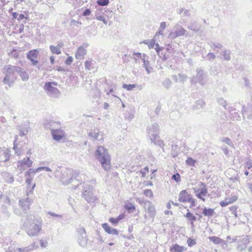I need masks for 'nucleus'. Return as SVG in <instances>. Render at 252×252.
Wrapping results in <instances>:
<instances>
[{
  "mask_svg": "<svg viewBox=\"0 0 252 252\" xmlns=\"http://www.w3.org/2000/svg\"><path fill=\"white\" fill-rule=\"evenodd\" d=\"M27 234L30 237L37 236L42 230V220L40 217L30 215L24 223Z\"/></svg>",
  "mask_w": 252,
  "mask_h": 252,
  "instance_id": "1",
  "label": "nucleus"
},
{
  "mask_svg": "<svg viewBox=\"0 0 252 252\" xmlns=\"http://www.w3.org/2000/svg\"><path fill=\"white\" fill-rule=\"evenodd\" d=\"M94 156L104 170L108 171L110 169V156L107 149L101 146H98L95 151Z\"/></svg>",
  "mask_w": 252,
  "mask_h": 252,
  "instance_id": "2",
  "label": "nucleus"
},
{
  "mask_svg": "<svg viewBox=\"0 0 252 252\" xmlns=\"http://www.w3.org/2000/svg\"><path fill=\"white\" fill-rule=\"evenodd\" d=\"M60 181L63 185H67L73 182L78 176V173L70 168H66L61 172Z\"/></svg>",
  "mask_w": 252,
  "mask_h": 252,
  "instance_id": "3",
  "label": "nucleus"
},
{
  "mask_svg": "<svg viewBox=\"0 0 252 252\" xmlns=\"http://www.w3.org/2000/svg\"><path fill=\"white\" fill-rule=\"evenodd\" d=\"M192 190L195 196L198 199H201L204 202L205 201V199L204 197L208 194V189L205 183L201 182H199L196 186L192 188Z\"/></svg>",
  "mask_w": 252,
  "mask_h": 252,
  "instance_id": "4",
  "label": "nucleus"
},
{
  "mask_svg": "<svg viewBox=\"0 0 252 252\" xmlns=\"http://www.w3.org/2000/svg\"><path fill=\"white\" fill-rule=\"evenodd\" d=\"M159 126L157 123H155L149 125L146 128V134L147 137L151 141H155V139L159 138Z\"/></svg>",
  "mask_w": 252,
  "mask_h": 252,
  "instance_id": "5",
  "label": "nucleus"
},
{
  "mask_svg": "<svg viewBox=\"0 0 252 252\" xmlns=\"http://www.w3.org/2000/svg\"><path fill=\"white\" fill-rule=\"evenodd\" d=\"M178 200L181 202H188L190 203V208L195 206L196 205L197 200L194 199L191 194L189 193L186 190H182L179 194Z\"/></svg>",
  "mask_w": 252,
  "mask_h": 252,
  "instance_id": "6",
  "label": "nucleus"
},
{
  "mask_svg": "<svg viewBox=\"0 0 252 252\" xmlns=\"http://www.w3.org/2000/svg\"><path fill=\"white\" fill-rule=\"evenodd\" d=\"M53 85L56 86L57 83L51 82L46 83L44 85V89L47 94L49 96L54 98L58 97L60 94V92L59 90L55 86H53Z\"/></svg>",
  "mask_w": 252,
  "mask_h": 252,
  "instance_id": "7",
  "label": "nucleus"
},
{
  "mask_svg": "<svg viewBox=\"0 0 252 252\" xmlns=\"http://www.w3.org/2000/svg\"><path fill=\"white\" fill-rule=\"evenodd\" d=\"M82 188H83V197L89 203L94 202L96 197L93 194V187L84 184Z\"/></svg>",
  "mask_w": 252,
  "mask_h": 252,
  "instance_id": "8",
  "label": "nucleus"
},
{
  "mask_svg": "<svg viewBox=\"0 0 252 252\" xmlns=\"http://www.w3.org/2000/svg\"><path fill=\"white\" fill-rule=\"evenodd\" d=\"M35 186V184H34L32 186L31 190L27 194V197L19 201V205L23 210L27 211L30 209V206L33 201L32 198L30 197V196L32 194V190L34 189Z\"/></svg>",
  "mask_w": 252,
  "mask_h": 252,
  "instance_id": "9",
  "label": "nucleus"
},
{
  "mask_svg": "<svg viewBox=\"0 0 252 252\" xmlns=\"http://www.w3.org/2000/svg\"><path fill=\"white\" fill-rule=\"evenodd\" d=\"M33 161L30 159V157L24 158L17 162V166L21 172H22L26 168L32 167Z\"/></svg>",
  "mask_w": 252,
  "mask_h": 252,
  "instance_id": "10",
  "label": "nucleus"
},
{
  "mask_svg": "<svg viewBox=\"0 0 252 252\" xmlns=\"http://www.w3.org/2000/svg\"><path fill=\"white\" fill-rule=\"evenodd\" d=\"M78 232V242L82 247H85L88 243L86 233L84 228H79L77 229Z\"/></svg>",
  "mask_w": 252,
  "mask_h": 252,
  "instance_id": "11",
  "label": "nucleus"
},
{
  "mask_svg": "<svg viewBox=\"0 0 252 252\" xmlns=\"http://www.w3.org/2000/svg\"><path fill=\"white\" fill-rule=\"evenodd\" d=\"M196 75L195 78L197 82L201 85H204L207 82V73H205L202 69H196Z\"/></svg>",
  "mask_w": 252,
  "mask_h": 252,
  "instance_id": "12",
  "label": "nucleus"
},
{
  "mask_svg": "<svg viewBox=\"0 0 252 252\" xmlns=\"http://www.w3.org/2000/svg\"><path fill=\"white\" fill-rule=\"evenodd\" d=\"M39 51L37 49L30 50L27 54V59L31 61L32 65H36L38 61L36 60L37 58Z\"/></svg>",
  "mask_w": 252,
  "mask_h": 252,
  "instance_id": "13",
  "label": "nucleus"
},
{
  "mask_svg": "<svg viewBox=\"0 0 252 252\" xmlns=\"http://www.w3.org/2000/svg\"><path fill=\"white\" fill-rule=\"evenodd\" d=\"M144 208L146 212L149 214V216L154 219L156 215V209L153 203L149 201L146 202Z\"/></svg>",
  "mask_w": 252,
  "mask_h": 252,
  "instance_id": "14",
  "label": "nucleus"
},
{
  "mask_svg": "<svg viewBox=\"0 0 252 252\" xmlns=\"http://www.w3.org/2000/svg\"><path fill=\"white\" fill-rule=\"evenodd\" d=\"M19 70V66L8 64L4 66L2 69V71L3 73H5L6 75L14 76V73L15 72H17V70Z\"/></svg>",
  "mask_w": 252,
  "mask_h": 252,
  "instance_id": "15",
  "label": "nucleus"
},
{
  "mask_svg": "<svg viewBox=\"0 0 252 252\" xmlns=\"http://www.w3.org/2000/svg\"><path fill=\"white\" fill-rule=\"evenodd\" d=\"M10 151L7 148H0V162H5L9 160Z\"/></svg>",
  "mask_w": 252,
  "mask_h": 252,
  "instance_id": "16",
  "label": "nucleus"
},
{
  "mask_svg": "<svg viewBox=\"0 0 252 252\" xmlns=\"http://www.w3.org/2000/svg\"><path fill=\"white\" fill-rule=\"evenodd\" d=\"M44 126L45 128L50 129L52 133L54 130L60 128L61 125L60 123L58 122L48 121L44 124Z\"/></svg>",
  "mask_w": 252,
  "mask_h": 252,
  "instance_id": "17",
  "label": "nucleus"
},
{
  "mask_svg": "<svg viewBox=\"0 0 252 252\" xmlns=\"http://www.w3.org/2000/svg\"><path fill=\"white\" fill-rule=\"evenodd\" d=\"M88 46L87 44H84L83 46H81L78 48L75 53V58L78 60H82L87 54V50L85 48Z\"/></svg>",
  "mask_w": 252,
  "mask_h": 252,
  "instance_id": "18",
  "label": "nucleus"
},
{
  "mask_svg": "<svg viewBox=\"0 0 252 252\" xmlns=\"http://www.w3.org/2000/svg\"><path fill=\"white\" fill-rule=\"evenodd\" d=\"M187 211L188 212L184 215V217L187 219L188 222L190 223L191 228H194V222L196 220L197 218L189 209H187Z\"/></svg>",
  "mask_w": 252,
  "mask_h": 252,
  "instance_id": "19",
  "label": "nucleus"
},
{
  "mask_svg": "<svg viewBox=\"0 0 252 252\" xmlns=\"http://www.w3.org/2000/svg\"><path fill=\"white\" fill-rule=\"evenodd\" d=\"M52 135L54 140L59 141L64 136V132L60 127L54 130L52 133Z\"/></svg>",
  "mask_w": 252,
  "mask_h": 252,
  "instance_id": "20",
  "label": "nucleus"
},
{
  "mask_svg": "<svg viewBox=\"0 0 252 252\" xmlns=\"http://www.w3.org/2000/svg\"><path fill=\"white\" fill-rule=\"evenodd\" d=\"M88 136L90 138L93 140H100L102 139V135L100 134L99 130L98 129H95L89 132Z\"/></svg>",
  "mask_w": 252,
  "mask_h": 252,
  "instance_id": "21",
  "label": "nucleus"
},
{
  "mask_svg": "<svg viewBox=\"0 0 252 252\" xmlns=\"http://www.w3.org/2000/svg\"><path fill=\"white\" fill-rule=\"evenodd\" d=\"M243 238L242 239V244H239L237 249L239 251H243L245 250L247 246V245L249 243V239L248 236H243Z\"/></svg>",
  "mask_w": 252,
  "mask_h": 252,
  "instance_id": "22",
  "label": "nucleus"
},
{
  "mask_svg": "<svg viewBox=\"0 0 252 252\" xmlns=\"http://www.w3.org/2000/svg\"><path fill=\"white\" fill-rule=\"evenodd\" d=\"M102 228L108 234L112 235H118V231L115 229L110 227L108 223H104L102 224Z\"/></svg>",
  "mask_w": 252,
  "mask_h": 252,
  "instance_id": "23",
  "label": "nucleus"
},
{
  "mask_svg": "<svg viewBox=\"0 0 252 252\" xmlns=\"http://www.w3.org/2000/svg\"><path fill=\"white\" fill-rule=\"evenodd\" d=\"M238 199L237 196H233L231 197L226 198L223 201L220 202V205L221 207H225L228 204L233 203L236 201Z\"/></svg>",
  "mask_w": 252,
  "mask_h": 252,
  "instance_id": "24",
  "label": "nucleus"
},
{
  "mask_svg": "<svg viewBox=\"0 0 252 252\" xmlns=\"http://www.w3.org/2000/svg\"><path fill=\"white\" fill-rule=\"evenodd\" d=\"M241 112L244 118L245 117V115H247L248 119L252 120V106H250L247 109H246L244 106H243Z\"/></svg>",
  "mask_w": 252,
  "mask_h": 252,
  "instance_id": "25",
  "label": "nucleus"
},
{
  "mask_svg": "<svg viewBox=\"0 0 252 252\" xmlns=\"http://www.w3.org/2000/svg\"><path fill=\"white\" fill-rule=\"evenodd\" d=\"M174 30L178 37L184 35L186 32V30L180 25H175Z\"/></svg>",
  "mask_w": 252,
  "mask_h": 252,
  "instance_id": "26",
  "label": "nucleus"
},
{
  "mask_svg": "<svg viewBox=\"0 0 252 252\" xmlns=\"http://www.w3.org/2000/svg\"><path fill=\"white\" fill-rule=\"evenodd\" d=\"M2 176L4 181L7 183L11 184L13 183L14 181V177L11 174L8 172H4L2 173Z\"/></svg>",
  "mask_w": 252,
  "mask_h": 252,
  "instance_id": "27",
  "label": "nucleus"
},
{
  "mask_svg": "<svg viewBox=\"0 0 252 252\" xmlns=\"http://www.w3.org/2000/svg\"><path fill=\"white\" fill-rule=\"evenodd\" d=\"M170 250L171 252H183L187 250V248L178 244H174L170 247Z\"/></svg>",
  "mask_w": 252,
  "mask_h": 252,
  "instance_id": "28",
  "label": "nucleus"
},
{
  "mask_svg": "<svg viewBox=\"0 0 252 252\" xmlns=\"http://www.w3.org/2000/svg\"><path fill=\"white\" fill-rule=\"evenodd\" d=\"M15 79V78L14 76H11L5 75L3 80V82L4 84L8 85L9 87H11L12 86Z\"/></svg>",
  "mask_w": 252,
  "mask_h": 252,
  "instance_id": "29",
  "label": "nucleus"
},
{
  "mask_svg": "<svg viewBox=\"0 0 252 252\" xmlns=\"http://www.w3.org/2000/svg\"><path fill=\"white\" fill-rule=\"evenodd\" d=\"M187 27L189 29L194 32H198L200 29V25L195 21L191 22Z\"/></svg>",
  "mask_w": 252,
  "mask_h": 252,
  "instance_id": "30",
  "label": "nucleus"
},
{
  "mask_svg": "<svg viewBox=\"0 0 252 252\" xmlns=\"http://www.w3.org/2000/svg\"><path fill=\"white\" fill-rule=\"evenodd\" d=\"M215 212L213 209L205 207L202 212V214L208 217H211L214 215Z\"/></svg>",
  "mask_w": 252,
  "mask_h": 252,
  "instance_id": "31",
  "label": "nucleus"
},
{
  "mask_svg": "<svg viewBox=\"0 0 252 252\" xmlns=\"http://www.w3.org/2000/svg\"><path fill=\"white\" fill-rule=\"evenodd\" d=\"M17 73H19L23 81H27L29 79L28 73L22 68L19 67V70H17Z\"/></svg>",
  "mask_w": 252,
  "mask_h": 252,
  "instance_id": "32",
  "label": "nucleus"
},
{
  "mask_svg": "<svg viewBox=\"0 0 252 252\" xmlns=\"http://www.w3.org/2000/svg\"><path fill=\"white\" fill-rule=\"evenodd\" d=\"M221 55L223 57L222 59L225 61H230L231 60V51L229 50L225 49L222 51Z\"/></svg>",
  "mask_w": 252,
  "mask_h": 252,
  "instance_id": "33",
  "label": "nucleus"
},
{
  "mask_svg": "<svg viewBox=\"0 0 252 252\" xmlns=\"http://www.w3.org/2000/svg\"><path fill=\"white\" fill-rule=\"evenodd\" d=\"M36 169L30 168L28 171H26L25 173V177L26 178H32L33 179V175L38 172V171H36Z\"/></svg>",
  "mask_w": 252,
  "mask_h": 252,
  "instance_id": "34",
  "label": "nucleus"
},
{
  "mask_svg": "<svg viewBox=\"0 0 252 252\" xmlns=\"http://www.w3.org/2000/svg\"><path fill=\"white\" fill-rule=\"evenodd\" d=\"M172 84V82L171 80L168 78H165L162 82V86L167 90L169 89L171 87Z\"/></svg>",
  "mask_w": 252,
  "mask_h": 252,
  "instance_id": "35",
  "label": "nucleus"
},
{
  "mask_svg": "<svg viewBox=\"0 0 252 252\" xmlns=\"http://www.w3.org/2000/svg\"><path fill=\"white\" fill-rule=\"evenodd\" d=\"M143 66L145 68L147 74H150L152 71L153 68L150 66L148 61H144Z\"/></svg>",
  "mask_w": 252,
  "mask_h": 252,
  "instance_id": "36",
  "label": "nucleus"
},
{
  "mask_svg": "<svg viewBox=\"0 0 252 252\" xmlns=\"http://www.w3.org/2000/svg\"><path fill=\"white\" fill-rule=\"evenodd\" d=\"M125 208L128 213H132L135 210V206L131 203H128L125 205Z\"/></svg>",
  "mask_w": 252,
  "mask_h": 252,
  "instance_id": "37",
  "label": "nucleus"
},
{
  "mask_svg": "<svg viewBox=\"0 0 252 252\" xmlns=\"http://www.w3.org/2000/svg\"><path fill=\"white\" fill-rule=\"evenodd\" d=\"M50 49L53 54L59 55L61 53V46H55L53 45H50Z\"/></svg>",
  "mask_w": 252,
  "mask_h": 252,
  "instance_id": "38",
  "label": "nucleus"
},
{
  "mask_svg": "<svg viewBox=\"0 0 252 252\" xmlns=\"http://www.w3.org/2000/svg\"><path fill=\"white\" fill-rule=\"evenodd\" d=\"M208 239L215 244H219L224 242L223 240L216 236H210L208 237Z\"/></svg>",
  "mask_w": 252,
  "mask_h": 252,
  "instance_id": "39",
  "label": "nucleus"
},
{
  "mask_svg": "<svg viewBox=\"0 0 252 252\" xmlns=\"http://www.w3.org/2000/svg\"><path fill=\"white\" fill-rule=\"evenodd\" d=\"M124 218V215H120L117 218H110L109 219V221L114 224H116L119 222V221L122 220Z\"/></svg>",
  "mask_w": 252,
  "mask_h": 252,
  "instance_id": "40",
  "label": "nucleus"
},
{
  "mask_svg": "<svg viewBox=\"0 0 252 252\" xmlns=\"http://www.w3.org/2000/svg\"><path fill=\"white\" fill-rule=\"evenodd\" d=\"M13 149L15 154L17 156H21L23 153V149L21 147H18L16 144L13 143Z\"/></svg>",
  "mask_w": 252,
  "mask_h": 252,
  "instance_id": "41",
  "label": "nucleus"
},
{
  "mask_svg": "<svg viewBox=\"0 0 252 252\" xmlns=\"http://www.w3.org/2000/svg\"><path fill=\"white\" fill-rule=\"evenodd\" d=\"M151 143H154L155 145H158L160 147L162 148L163 151L164 152L163 147L165 145V144H164V143L163 140L159 139H158V138L157 139H155V141H151Z\"/></svg>",
  "mask_w": 252,
  "mask_h": 252,
  "instance_id": "42",
  "label": "nucleus"
},
{
  "mask_svg": "<svg viewBox=\"0 0 252 252\" xmlns=\"http://www.w3.org/2000/svg\"><path fill=\"white\" fill-rule=\"evenodd\" d=\"M178 77L179 78V82L184 84L188 79V76L185 74L178 73Z\"/></svg>",
  "mask_w": 252,
  "mask_h": 252,
  "instance_id": "43",
  "label": "nucleus"
},
{
  "mask_svg": "<svg viewBox=\"0 0 252 252\" xmlns=\"http://www.w3.org/2000/svg\"><path fill=\"white\" fill-rule=\"evenodd\" d=\"M218 103L223 107L225 109L227 105V102L222 97H218L217 98Z\"/></svg>",
  "mask_w": 252,
  "mask_h": 252,
  "instance_id": "44",
  "label": "nucleus"
},
{
  "mask_svg": "<svg viewBox=\"0 0 252 252\" xmlns=\"http://www.w3.org/2000/svg\"><path fill=\"white\" fill-rule=\"evenodd\" d=\"M8 55L9 56H11L14 58H18L19 56V53L17 52V50L14 48L8 53Z\"/></svg>",
  "mask_w": 252,
  "mask_h": 252,
  "instance_id": "45",
  "label": "nucleus"
},
{
  "mask_svg": "<svg viewBox=\"0 0 252 252\" xmlns=\"http://www.w3.org/2000/svg\"><path fill=\"white\" fill-rule=\"evenodd\" d=\"M220 141L222 142L225 143L228 145L231 146V147H234V145L231 141V140L228 137H224L221 139Z\"/></svg>",
  "mask_w": 252,
  "mask_h": 252,
  "instance_id": "46",
  "label": "nucleus"
},
{
  "mask_svg": "<svg viewBox=\"0 0 252 252\" xmlns=\"http://www.w3.org/2000/svg\"><path fill=\"white\" fill-rule=\"evenodd\" d=\"M205 105V102L203 100L200 99L196 101L195 102V107L197 109H200L202 108Z\"/></svg>",
  "mask_w": 252,
  "mask_h": 252,
  "instance_id": "47",
  "label": "nucleus"
},
{
  "mask_svg": "<svg viewBox=\"0 0 252 252\" xmlns=\"http://www.w3.org/2000/svg\"><path fill=\"white\" fill-rule=\"evenodd\" d=\"M231 119L233 121H239L240 120V116L238 115V112H235L234 113H231L230 114Z\"/></svg>",
  "mask_w": 252,
  "mask_h": 252,
  "instance_id": "48",
  "label": "nucleus"
},
{
  "mask_svg": "<svg viewBox=\"0 0 252 252\" xmlns=\"http://www.w3.org/2000/svg\"><path fill=\"white\" fill-rule=\"evenodd\" d=\"M136 86V84H124L123 88L127 90V91H131L133 89L135 88Z\"/></svg>",
  "mask_w": 252,
  "mask_h": 252,
  "instance_id": "49",
  "label": "nucleus"
},
{
  "mask_svg": "<svg viewBox=\"0 0 252 252\" xmlns=\"http://www.w3.org/2000/svg\"><path fill=\"white\" fill-rule=\"evenodd\" d=\"M42 170H45V171L46 172H52V169L48 167H46V166H41V167H39L37 168H36V171H38V172H40Z\"/></svg>",
  "mask_w": 252,
  "mask_h": 252,
  "instance_id": "50",
  "label": "nucleus"
},
{
  "mask_svg": "<svg viewBox=\"0 0 252 252\" xmlns=\"http://www.w3.org/2000/svg\"><path fill=\"white\" fill-rule=\"evenodd\" d=\"M97 3L100 6H106L109 4V0H97Z\"/></svg>",
  "mask_w": 252,
  "mask_h": 252,
  "instance_id": "51",
  "label": "nucleus"
},
{
  "mask_svg": "<svg viewBox=\"0 0 252 252\" xmlns=\"http://www.w3.org/2000/svg\"><path fill=\"white\" fill-rule=\"evenodd\" d=\"M38 244H37L35 242H34L31 245L29 246L28 247H26V249L28 251L32 250H34L38 248Z\"/></svg>",
  "mask_w": 252,
  "mask_h": 252,
  "instance_id": "52",
  "label": "nucleus"
},
{
  "mask_svg": "<svg viewBox=\"0 0 252 252\" xmlns=\"http://www.w3.org/2000/svg\"><path fill=\"white\" fill-rule=\"evenodd\" d=\"M196 161L191 158H188L186 162L187 164L190 166H194Z\"/></svg>",
  "mask_w": 252,
  "mask_h": 252,
  "instance_id": "53",
  "label": "nucleus"
},
{
  "mask_svg": "<svg viewBox=\"0 0 252 252\" xmlns=\"http://www.w3.org/2000/svg\"><path fill=\"white\" fill-rule=\"evenodd\" d=\"M144 194L149 197H151L153 195L152 191L150 189H146L144 190Z\"/></svg>",
  "mask_w": 252,
  "mask_h": 252,
  "instance_id": "54",
  "label": "nucleus"
},
{
  "mask_svg": "<svg viewBox=\"0 0 252 252\" xmlns=\"http://www.w3.org/2000/svg\"><path fill=\"white\" fill-rule=\"evenodd\" d=\"M94 18H95L99 21H102L105 25H106L107 24V20H106L105 18L101 15H99V16L95 15Z\"/></svg>",
  "mask_w": 252,
  "mask_h": 252,
  "instance_id": "55",
  "label": "nucleus"
},
{
  "mask_svg": "<svg viewBox=\"0 0 252 252\" xmlns=\"http://www.w3.org/2000/svg\"><path fill=\"white\" fill-rule=\"evenodd\" d=\"M47 215H50V216L54 217V218H62V215L57 214L54 212H48L46 213Z\"/></svg>",
  "mask_w": 252,
  "mask_h": 252,
  "instance_id": "56",
  "label": "nucleus"
},
{
  "mask_svg": "<svg viewBox=\"0 0 252 252\" xmlns=\"http://www.w3.org/2000/svg\"><path fill=\"white\" fill-rule=\"evenodd\" d=\"M212 46L214 48L218 49H221L222 47V45L221 43L218 42H212V45H211V47H212Z\"/></svg>",
  "mask_w": 252,
  "mask_h": 252,
  "instance_id": "57",
  "label": "nucleus"
},
{
  "mask_svg": "<svg viewBox=\"0 0 252 252\" xmlns=\"http://www.w3.org/2000/svg\"><path fill=\"white\" fill-rule=\"evenodd\" d=\"M187 243L189 247H191L196 244V242L194 239L189 238L187 240Z\"/></svg>",
  "mask_w": 252,
  "mask_h": 252,
  "instance_id": "58",
  "label": "nucleus"
},
{
  "mask_svg": "<svg viewBox=\"0 0 252 252\" xmlns=\"http://www.w3.org/2000/svg\"><path fill=\"white\" fill-rule=\"evenodd\" d=\"M180 177V175L179 173H176L172 175V179L176 182H179L181 181Z\"/></svg>",
  "mask_w": 252,
  "mask_h": 252,
  "instance_id": "59",
  "label": "nucleus"
},
{
  "mask_svg": "<svg viewBox=\"0 0 252 252\" xmlns=\"http://www.w3.org/2000/svg\"><path fill=\"white\" fill-rule=\"evenodd\" d=\"M237 208L235 206H231L229 207V210L232 212V214H233L235 217H238V215L236 212Z\"/></svg>",
  "mask_w": 252,
  "mask_h": 252,
  "instance_id": "60",
  "label": "nucleus"
},
{
  "mask_svg": "<svg viewBox=\"0 0 252 252\" xmlns=\"http://www.w3.org/2000/svg\"><path fill=\"white\" fill-rule=\"evenodd\" d=\"M178 36L175 33V32L174 31L173 32H171L168 34V38L170 39H174L176 37H177Z\"/></svg>",
  "mask_w": 252,
  "mask_h": 252,
  "instance_id": "61",
  "label": "nucleus"
},
{
  "mask_svg": "<svg viewBox=\"0 0 252 252\" xmlns=\"http://www.w3.org/2000/svg\"><path fill=\"white\" fill-rule=\"evenodd\" d=\"M92 65V62L86 61L85 63V66L86 69L91 70V66Z\"/></svg>",
  "mask_w": 252,
  "mask_h": 252,
  "instance_id": "62",
  "label": "nucleus"
},
{
  "mask_svg": "<svg viewBox=\"0 0 252 252\" xmlns=\"http://www.w3.org/2000/svg\"><path fill=\"white\" fill-rule=\"evenodd\" d=\"M149 168L147 166L145 167L142 170L140 171L142 174V177H144L146 176V173L148 172Z\"/></svg>",
  "mask_w": 252,
  "mask_h": 252,
  "instance_id": "63",
  "label": "nucleus"
},
{
  "mask_svg": "<svg viewBox=\"0 0 252 252\" xmlns=\"http://www.w3.org/2000/svg\"><path fill=\"white\" fill-rule=\"evenodd\" d=\"M245 168L248 169L252 168V161L251 160L246 162L245 164Z\"/></svg>",
  "mask_w": 252,
  "mask_h": 252,
  "instance_id": "64",
  "label": "nucleus"
}]
</instances>
